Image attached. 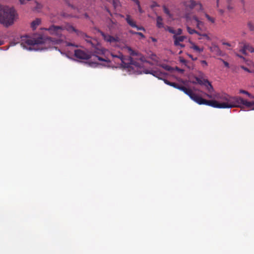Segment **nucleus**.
<instances>
[{"label":"nucleus","mask_w":254,"mask_h":254,"mask_svg":"<svg viewBox=\"0 0 254 254\" xmlns=\"http://www.w3.org/2000/svg\"><path fill=\"white\" fill-rule=\"evenodd\" d=\"M62 26L51 25L48 28H45L49 33L60 38L54 40L52 38H44L42 36L37 38H31L27 36L21 37L20 45L24 48L29 50H37L40 48H43L41 45L45 43H52L53 44H59L63 41L62 32L63 31Z\"/></svg>","instance_id":"f257e3e1"},{"label":"nucleus","mask_w":254,"mask_h":254,"mask_svg":"<svg viewBox=\"0 0 254 254\" xmlns=\"http://www.w3.org/2000/svg\"><path fill=\"white\" fill-rule=\"evenodd\" d=\"M216 99L219 101L221 109L251 107L254 103L244 100L240 96H231L226 93H216Z\"/></svg>","instance_id":"f03ea898"},{"label":"nucleus","mask_w":254,"mask_h":254,"mask_svg":"<svg viewBox=\"0 0 254 254\" xmlns=\"http://www.w3.org/2000/svg\"><path fill=\"white\" fill-rule=\"evenodd\" d=\"M16 15V11L13 7L0 5V23L5 27L13 23Z\"/></svg>","instance_id":"7ed1b4c3"},{"label":"nucleus","mask_w":254,"mask_h":254,"mask_svg":"<svg viewBox=\"0 0 254 254\" xmlns=\"http://www.w3.org/2000/svg\"><path fill=\"white\" fill-rule=\"evenodd\" d=\"M182 4L185 8V17L187 18L189 17L190 12L195 7H196V10L198 12H204V7L199 1L185 0L182 2Z\"/></svg>","instance_id":"20e7f679"},{"label":"nucleus","mask_w":254,"mask_h":254,"mask_svg":"<svg viewBox=\"0 0 254 254\" xmlns=\"http://www.w3.org/2000/svg\"><path fill=\"white\" fill-rule=\"evenodd\" d=\"M111 56L113 57H116L120 59L123 65L126 68H133V66H134L136 67H139L140 66V64L138 62L135 61L132 57H129L127 58H126L121 53H119V55H114L113 54H111Z\"/></svg>","instance_id":"39448f33"},{"label":"nucleus","mask_w":254,"mask_h":254,"mask_svg":"<svg viewBox=\"0 0 254 254\" xmlns=\"http://www.w3.org/2000/svg\"><path fill=\"white\" fill-rule=\"evenodd\" d=\"M99 33L102 36L104 41L107 43H109L110 45L113 46H118V44L121 41V39L117 35L113 36L101 31H100Z\"/></svg>","instance_id":"423d86ee"},{"label":"nucleus","mask_w":254,"mask_h":254,"mask_svg":"<svg viewBox=\"0 0 254 254\" xmlns=\"http://www.w3.org/2000/svg\"><path fill=\"white\" fill-rule=\"evenodd\" d=\"M197 99V103L199 105H206L213 108L219 109H221V107H224L222 106H220L219 101L216 99L207 100L202 98L200 96H199V98Z\"/></svg>","instance_id":"0eeeda50"},{"label":"nucleus","mask_w":254,"mask_h":254,"mask_svg":"<svg viewBox=\"0 0 254 254\" xmlns=\"http://www.w3.org/2000/svg\"><path fill=\"white\" fill-rule=\"evenodd\" d=\"M74 56L81 60H88L91 58V55L88 53L81 50H75L74 51Z\"/></svg>","instance_id":"6e6552de"},{"label":"nucleus","mask_w":254,"mask_h":254,"mask_svg":"<svg viewBox=\"0 0 254 254\" xmlns=\"http://www.w3.org/2000/svg\"><path fill=\"white\" fill-rule=\"evenodd\" d=\"M195 80L200 85L205 86L209 93H211L213 90V88L211 83L207 79H202L199 77H196Z\"/></svg>","instance_id":"1a4fd4ad"},{"label":"nucleus","mask_w":254,"mask_h":254,"mask_svg":"<svg viewBox=\"0 0 254 254\" xmlns=\"http://www.w3.org/2000/svg\"><path fill=\"white\" fill-rule=\"evenodd\" d=\"M127 53L130 55L131 56H137L138 57V59L140 60L141 62H144L145 61V58L144 56H143L141 54H140L138 52L133 50L132 49H131L130 47L126 46L125 48Z\"/></svg>","instance_id":"9d476101"},{"label":"nucleus","mask_w":254,"mask_h":254,"mask_svg":"<svg viewBox=\"0 0 254 254\" xmlns=\"http://www.w3.org/2000/svg\"><path fill=\"white\" fill-rule=\"evenodd\" d=\"M183 92L188 95L191 99L197 103L198 100L197 99H198L199 97V95L193 92V91L190 89L187 88L186 87H185Z\"/></svg>","instance_id":"9b49d317"},{"label":"nucleus","mask_w":254,"mask_h":254,"mask_svg":"<svg viewBox=\"0 0 254 254\" xmlns=\"http://www.w3.org/2000/svg\"><path fill=\"white\" fill-rule=\"evenodd\" d=\"M241 44H242L243 46L240 49V51L243 54L246 55L247 51H248L251 53H254V48L250 44L244 42H242Z\"/></svg>","instance_id":"f8f14e48"},{"label":"nucleus","mask_w":254,"mask_h":254,"mask_svg":"<svg viewBox=\"0 0 254 254\" xmlns=\"http://www.w3.org/2000/svg\"><path fill=\"white\" fill-rule=\"evenodd\" d=\"M62 26L64 28L63 31L64 30H66L70 33L74 32L76 33L77 35H80V33H81V31L77 30L74 27L69 24H66L64 25H63Z\"/></svg>","instance_id":"ddd939ff"},{"label":"nucleus","mask_w":254,"mask_h":254,"mask_svg":"<svg viewBox=\"0 0 254 254\" xmlns=\"http://www.w3.org/2000/svg\"><path fill=\"white\" fill-rule=\"evenodd\" d=\"M173 39L174 40V45L177 46L178 45H180V42H182L186 38L184 36H178L176 35H174L173 36Z\"/></svg>","instance_id":"4468645a"},{"label":"nucleus","mask_w":254,"mask_h":254,"mask_svg":"<svg viewBox=\"0 0 254 254\" xmlns=\"http://www.w3.org/2000/svg\"><path fill=\"white\" fill-rule=\"evenodd\" d=\"M215 8L220 15L222 16L225 12V9L220 7V0H216Z\"/></svg>","instance_id":"2eb2a0df"},{"label":"nucleus","mask_w":254,"mask_h":254,"mask_svg":"<svg viewBox=\"0 0 254 254\" xmlns=\"http://www.w3.org/2000/svg\"><path fill=\"white\" fill-rule=\"evenodd\" d=\"M126 20L128 24H129L131 27L133 28L137 27V25L136 24L135 22L131 18L130 15H127Z\"/></svg>","instance_id":"dca6fc26"},{"label":"nucleus","mask_w":254,"mask_h":254,"mask_svg":"<svg viewBox=\"0 0 254 254\" xmlns=\"http://www.w3.org/2000/svg\"><path fill=\"white\" fill-rule=\"evenodd\" d=\"M41 22V19L36 18L35 20L33 21L31 24V27L33 30L37 28V26L40 25Z\"/></svg>","instance_id":"f3484780"},{"label":"nucleus","mask_w":254,"mask_h":254,"mask_svg":"<svg viewBox=\"0 0 254 254\" xmlns=\"http://www.w3.org/2000/svg\"><path fill=\"white\" fill-rule=\"evenodd\" d=\"M156 26L159 28L164 27V24L163 23V18L160 16H158L156 18Z\"/></svg>","instance_id":"a211bd4d"},{"label":"nucleus","mask_w":254,"mask_h":254,"mask_svg":"<svg viewBox=\"0 0 254 254\" xmlns=\"http://www.w3.org/2000/svg\"><path fill=\"white\" fill-rule=\"evenodd\" d=\"M79 36H81L83 38H86L87 39H85L86 41L91 44L92 46H94L95 45V43L93 42L92 39L90 38L89 37H88L86 34H85L84 33H82L81 32V33H80Z\"/></svg>","instance_id":"6ab92c4d"},{"label":"nucleus","mask_w":254,"mask_h":254,"mask_svg":"<svg viewBox=\"0 0 254 254\" xmlns=\"http://www.w3.org/2000/svg\"><path fill=\"white\" fill-rule=\"evenodd\" d=\"M211 51L212 52H215L216 55L220 56L222 54V52L218 47V46L216 45H214L210 48Z\"/></svg>","instance_id":"aec40b11"},{"label":"nucleus","mask_w":254,"mask_h":254,"mask_svg":"<svg viewBox=\"0 0 254 254\" xmlns=\"http://www.w3.org/2000/svg\"><path fill=\"white\" fill-rule=\"evenodd\" d=\"M163 9L164 13L169 17V18H173V14L170 12L169 9L166 7V5H164L163 6Z\"/></svg>","instance_id":"412c9836"},{"label":"nucleus","mask_w":254,"mask_h":254,"mask_svg":"<svg viewBox=\"0 0 254 254\" xmlns=\"http://www.w3.org/2000/svg\"><path fill=\"white\" fill-rule=\"evenodd\" d=\"M202 13H204V16H205V17L207 18V19L210 21V22H211L212 23H214L215 21V19L213 17H212L211 16H210L205 11V10H204V12H202Z\"/></svg>","instance_id":"4be33fe9"},{"label":"nucleus","mask_w":254,"mask_h":254,"mask_svg":"<svg viewBox=\"0 0 254 254\" xmlns=\"http://www.w3.org/2000/svg\"><path fill=\"white\" fill-rule=\"evenodd\" d=\"M132 1H133L137 6V8L138 9L139 12L140 13H143L144 12V11L142 10V9L141 7L140 2L138 0H131Z\"/></svg>","instance_id":"5701e85b"},{"label":"nucleus","mask_w":254,"mask_h":254,"mask_svg":"<svg viewBox=\"0 0 254 254\" xmlns=\"http://www.w3.org/2000/svg\"><path fill=\"white\" fill-rule=\"evenodd\" d=\"M187 31L190 34H197V35H200V33L196 31L194 29H191L189 26H187Z\"/></svg>","instance_id":"b1692460"},{"label":"nucleus","mask_w":254,"mask_h":254,"mask_svg":"<svg viewBox=\"0 0 254 254\" xmlns=\"http://www.w3.org/2000/svg\"><path fill=\"white\" fill-rule=\"evenodd\" d=\"M163 81L164 82V83L167 85H169L171 86H172L174 88H176V86H177V83H175V82H171L170 81H169V80L166 79H163Z\"/></svg>","instance_id":"393cba45"},{"label":"nucleus","mask_w":254,"mask_h":254,"mask_svg":"<svg viewBox=\"0 0 254 254\" xmlns=\"http://www.w3.org/2000/svg\"><path fill=\"white\" fill-rule=\"evenodd\" d=\"M151 73L154 76L158 77L159 79H162V73L156 71H152Z\"/></svg>","instance_id":"a878e982"},{"label":"nucleus","mask_w":254,"mask_h":254,"mask_svg":"<svg viewBox=\"0 0 254 254\" xmlns=\"http://www.w3.org/2000/svg\"><path fill=\"white\" fill-rule=\"evenodd\" d=\"M191 48L193 49L194 50L200 53L203 51V49L200 48L198 46L194 45L193 44L192 46H191Z\"/></svg>","instance_id":"bb28decb"},{"label":"nucleus","mask_w":254,"mask_h":254,"mask_svg":"<svg viewBox=\"0 0 254 254\" xmlns=\"http://www.w3.org/2000/svg\"><path fill=\"white\" fill-rule=\"evenodd\" d=\"M203 24L204 23L202 21H199L196 23V28L198 29L202 30Z\"/></svg>","instance_id":"cd10ccee"},{"label":"nucleus","mask_w":254,"mask_h":254,"mask_svg":"<svg viewBox=\"0 0 254 254\" xmlns=\"http://www.w3.org/2000/svg\"><path fill=\"white\" fill-rule=\"evenodd\" d=\"M248 27L251 31H254V23L253 22H249Z\"/></svg>","instance_id":"c85d7f7f"},{"label":"nucleus","mask_w":254,"mask_h":254,"mask_svg":"<svg viewBox=\"0 0 254 254\" xmlns=\"http://www.w3.org/2000/svg\"><path fill=\"white\" fill-rule=\"evenodd\" d=\"M227 9L229 11L233 10L234 9V6L233 4L227 3Z\"/></svg>","instance_id":"c756f323"},{"label":"nucleus","mask_w":254,"mask_h":254,"mask_svg":"<svg viewBox=\"0 0 254 254\" xmlns=\"http://www.w3.org/2000/svg\"><path fill=\"white\" fill-rule=\"evenodd\" d=\"M166 30L168 31L170 33L172 34H176V30H175L173 28L170 26H167L165 28Z\"/></svg>","instance_id":"7c9ffc66"},{"label":"nucleus","mask_w":254,"mask_h":254,"mask_svg":"<svg viewBox=\"0 0 254 254\" xmlns=\"http://www.w3.org/2000/svg\"><path fill=\"white\" fill-rule=\"evenodd\" d=\"M240 93L246 94L250 98L252 96V94H251L249 92L244 90L241 89L240 90Z\"/></svg>","instance_id":"2f4dec72"},{"label":"nucleus","mask_w":254,"mask_h":254,"mask_svg":"<svg viewBox=\"0 0 254 254\" xmlns=\"http://www.w3.org/2000/svg\"><path fill=\"white\" fill-rule=\"evenodd\" d=\"M215 94H205V95L208 98H211V99H216V98H215Z\"/></svg>","instance_id":"473e14b6"},{"label":"nucleus","mask_w":254,"mask_h":254,"mask_svg":"<svg viewBox=\"0 0 254 254\" xmlns=\"http://www.w3.org/2000/svg\"><path fill=\"white\" fill-rule=\"evenodd\" d=\"M186 87L184 86H182V85H179L178 84H177V86H176V89H179L182 91H184L185 88Z\"/></svg>","instance_id":"72a5a7b5"},{"label":"nucleus","mask_w":254,"mask_h":254,"mask_svg":"<svg viewBox=\"0 0 254 254\" xmlns=\"http://www.w3.org/2000/svg\"><path fill=\"white\" fill-rule=\"evenodd\" d=\"M182 33V30L181 28H179L177 29V31H176V34H174V35H176L177 36L180 35Z\"/></svg>","instance_id":"f704fd0d"},{"label":"nucleus","mask_w":254,"mask_h":254,"mask_svg":"<svg viewBox=\"0 0 254 254\" xmlns=\"http://www.w3.org/2000/svg\"><path fill=\"white\" fill-rule=\"evenodd\" d=\"M66 45L67 46H73L74 47H77L78 46L74 43H71L70 42H66Z\"/></svg>","instance_id":"c9c22d12"},{"label":"nucleus","mask_w":254,"mask_h":254,"mask_svg":"<svg viewBox=\"0 0 254 254\" xmlns=\"http://www.w3.org/2000/svg\"><path fill=\"white\" fill-rule=\"evenodd\" d=\"M250 98L254 99V96H253L252 95V96L250 97ZM252 102L254 104L251 107H246L248 108H250L252 110H254V101H252Z\"/></svg>","instance_id":"e433bc0d"},{"label":"nucleus","mask_w":254,"mask_h":254,"mask_svg":"<svg viewBox=\"0 0 254 254\" xmlns=\"http://www.w3.org/2000/svg\"><path fill=\"white\" fill-rule=\"evenodd\" d=\"M42 7V5L41 4L37 3L36 7H35V9L38 10L40 9Z\"/></svg>","instance_id":"4c0bfd02"},{"label":"nucleus","mask_w":254,"mask_h":254,"mask_svg":"<svg viewBox=\"0 0 254 254\" xmlns=\"http://www.w3.org/2000/svg\"><path fill=\"white\" fill-rule=\"evenodd\" d=\"M134 34L138 35L141 37L142 38H144V35L141 32H134Z\"/></svg>","instance_id":"58836bf2"},{"label":"nucleus","mask_w":254,"mask_h":254,"mask_svg":"<svg viewBox=\"0 0 254 254\" xmlns=\"http://www.w3.org/2000/svg\"><path fill=\"white\" fill-rule=\"evenodd\" d=\"M21 4H25L30 0H19Z\"/></svg>","instance_id":"ea45409f"},{"label":"nucleus","mask_w":254,"mask_h":254,"mask_svg":"<svg viewBox=\"0 0 254 254\" xmlns=\"http://www.w3.org/2000/svg\"><path fill=\"white\" fill-rule=\"evenodd\" d=\"M138 30H143L145 31V29L142 26H138L137 25V27H135Z\"/></svg>","instance_id":"a19ab883"},{"label":"nucleus","mask_w":254,"mask_h":254,"mask_svg":"<svg viewBox=\"0 0 254 254\" xmlns=\"http://www.w3.org/2000/svg\"><path fill=\"white\" fill-rule=\"evenodd\" d=\"M192 19L193 20H195L196 22V23L200 21L196 16H193L192 17Z\"/></svg>","instance_id":"79ce46f5"},{"label":"nucleus","mask_w":254,"mask_h":254,"mask_svg":"<svg viewBox=\"0 0 254 254\" xmlns=\"http://www.w3.org/2000/svg\"><path fill=\"white\" fill-rule=\"evenodd\" d=\"M235 2V0H226V2L228 3L233 4Z\"/></svg>","instance_id":"37998d69"},{"label":"nucleus","mask_w":254,"mask_h":254,"mask_svg":"<svg viewBox=\"0 0 254 254\" xmlns=\"http://www.w3.org/2000/svg\"><path fill=\"white\" fill-rule=\"evenodd\" d=\"M200 36H203V37H205V38H206V39H209V37L208 36V35H207L206 34H205V33H204V34H200Z\"/></svg>","instance_id":"c03bdc74"},{"label":"nucleus","mask_w":254,"mask_h":254,"mask_svg":"<svg viewBox=\"0 0 254 254\" xmlns=\"http://www.w3.org/2000/svg\"><path fill=\"white\" fill-rule=\"evenodd\" d=\"M188 56H189L190 58H191L193 61H195V60H197V58H193V56H192L191 55H190V54H188Z\"/></svg>","instance_id":"a18cd8bd"},{"label":"nucleus","mask_w":254,"mask_h":254,"mask_svg":"<svg viewBox=\"0 0 254 254\" xmlns=\"http://www.w3.org/2000/svg\"><path fill=\"white\" fill-rule=\"evenodd\" d=\"M222 44L223 45H226V46H228L229 47L231 46V44L229 43H228V42H223Z\"/></svg>","instance_id":"49530a36"},{"label":"nucleus","mask_w":254,"mask_h":254,"mask_svg":"<svg viewBox=\"0 0 254 254\" xmlns=\"http://www.w3.org/2000/svg\"><path fill=\"white\" fill-rule=\"evenodd\" d=\"M223 62L224 64L225 65V66L228 67L229 66V63L224 61H223Z\"/></svg>","instance_id":"de8ad7c7"},{"label":"nucleus","mask_w":254,"mask_h":254,"mask_svg":"<svg viewBox=\"0 0 254 254\" xmlns=\"http://www.w3.org/2000/svg\"><path fill=\"white\" fill-rule=\"evenodd\" d=\"M155 6H158V5L157 4V3L155 2H153V3L151 5V7L152 8L154 7H155Z\"/></svg>","instance_id":"09e8293b"},{"label":"nucleus","mask_w":254,"mask_h":254,"mask_svg":"<svg viewBox=\"0 0 254 254\" xmlns=\"http://www.w3.org/2000/svg\"><path fill=\"white\" fill-rule=\"evenodd\" d=\"M97 58H98V60H99L100 61H105V60L101 57L97 56Z\"/></svg>","instance_id":"8fccbe9b"},{"label":"nucleus","mask_w":254,"mask_h":254,"mask_svg":"<svg viewBox=\"0 0 254 254\" xmlns=\"http://www.w3.org/2000/svg\"><path fill=\"white\" fill-rule=\"evenodd\" d=\"M241 68H243V69H244L245 70H246V71H248V72H249V71H249V69H248L247 67H245V66H241Z\"/></svg>","instance_id":"3c124183"},{"label":"nucleus","mask_w":254,"mask_h":254,"mask_svg":"<svg viewBox=\"0 0 254 254\" xmlns=\"http://www.w3.org/2000/svg\"><path fill=\"white\" fill-rule=\"evenodd\" d=\"M201 62L202 64H203L204 65H207V62L205 61H201Z\"/></svg>","instance_id":"603ef678"},{"label":"nucleus","mask_w":254,"mask_h":254,"mask_svg":"<svg viewBox=\"0 0 254 254\" xmlns=\"http://www.w3.org/2000/svg\"><path fill=\"white\" fill-rule=\"evenodd\" d=\"M240 0V1L241 2V3L242 4V5H243V6H244V5H245V0Z\"/></svg>","instance_id":"864d4df0"},{"label":"nucleus","mask_w":254,"mask_h":254,"mask_svg":"<svg viewBox=\"0 0 254 254\" xmlns=\"http://www.w3.org/2000/svg\"><path fill=\"white\" fill-rule=\"evenodd\" d=\"M180 61H181V62L182 63H184V64H186V63H187L186 60H185V59H181V60H180Z\"/></svg>","instance_id":"5fc2aeb1"},{"label":"nucleus","mask_w":254,"mask_h":254,"mask_svg":"<svg viewBox=\"0 0 254 254\" xmlns=\"http://www.w3.org/2000/svg\"><path fill=\"white\" fill-rule=\"evenodd\" d=\"M177 46H180L181 48L185 47V45L181 43H180V45H178Z\"/></svg>","instance_id":"6e6d98bb"},{"label":"nucleus","mask_w":254,"mask_h":254,"mask_svg":"<svg viewBox=\"0 0 254 254\" xmlns=\"http://www.w3.org/2000/svg\"><path fill=\"white\" fill-rule=\"evenodd\" d=\"M4 44V41L0 39V46Z\"/></svg>","instance_id":"4d7b16f0"},{"label":"nucleus","mask_w":254,"mask_h":254,"mask_svg":"<svg viewBox=\"0 0 254 254\" xmlns=\"http://www.w3.org/2000/svg\"><path fill=\"white\" fill-rule=\"evenodd\" d=\"M151 39H152V41H153V42H156L157 41V40L155 38H151Z\"/></svg>","instance_id":"13d9d810"},{"label":"nucleus","mask_w":254,"mask_h":254,"mask_svg":"<svg viewBox=\"0 0 254 254\" xmlns=\"http://www.w3.org/2000/svg\"><path fill=\"white\" fill-rule=\"evenodd\" d=\"M129 32H130V33H132L133 34H134V32H133L132 30H130Z\"/></svg>","instance_id":"bf43d9fd"},{"label":"nucleus","mask_w":254,"mask_h":254,"mask_svg":"<svg viewBox=\"0 0 254 254\" xmlns=\"http://www.w3.org/2000/svg\"><path fill=\"white\" fill-rule=\"evenodd\" d=\"M237 56H238V57H239L240 58H243V57L242 56H239V55H237Z\"/></svg>","instance_id":"052dcab7"},{"label":"nucleus","mask_w":254,"mask_h":254,"mask_svg":"<svg viewBox=\"0 0 254 254\" xmlns=\"http://www.w3.org/2000/svg\"><path fill=\"white\" fill-rule=\"evenodd\" d=\"M11 45H12V46H14L15 45V43H14L13 44H12V43H11Z\"/></svg>","instance_id":"680f3d73"},{"label":"nucleus","mask_w":254,"mask_h":254,"mask_svg":"<svg viewBox=\"0 0 254 254\" xmlns=\"http://www.w3.org/2000/svg\"><path fill=\"white\" fill-rule=\"evenodd\" d=\"M107 11L109 13H110V11H109V9H107Z\"/></svg>","instance_id":"e2e57ef3"}]
</instances>
